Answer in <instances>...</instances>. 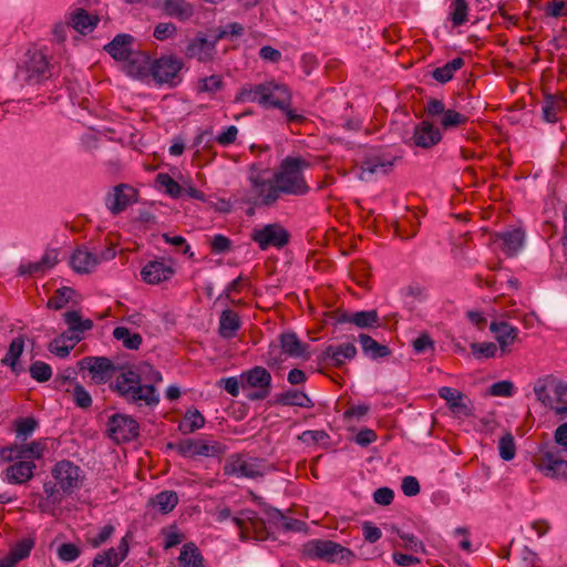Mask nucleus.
Wrapping results in <instances>:
<instances>
[{"instance_id":"nucleus-54","label":"nucleus","mask_w":567,"mask_h":567,"mask_svg":"<svg viewBox=\"0 0 567 567\" xmlns=\"http://www.w3.org/2000/svg\"><path fill=\"white\" fill-rule=\"evenodd\" d=\"M80 555V547L72 543H63L58 548V557L65 563L74 561Z\"/></svg>"},{"instance_id":"nucleus-3","label":"nucleus","mask_w":567,"mask_h":567,"mask_svg":"<svg viewBox=\"0 0 567 567\" xmlns=\"http://www.w3.org/2000/svg\"><path fill=\"white\" fill-rule=\"evenodd\" d=\"M302 554L309 559L328 564L350 566L357 559L353 550L330 539H310L302 546Z\"/></svg>"},{"instance_id":"nucleus-7","label":"nucleus","mask_w":567,"mask_h":567,"mask_svg":"<svg viewBox=\"0 0 567 567\" xmlns=\"http://www.w3.org/2000/svg\"><path fill=\"white\" fill-rule=\"evenodd\" d=\"M71 324L63 333L49 344V351L59 358H66L71 350L84 338V332L92 329L93 321H69Z\"/></svg>"},{"instance_id":"nucleus-52","label":"nucleus","mask_w":567,"mask_h":567,"mask_svg":"<svg viewBox=\"0 0 567 567\" xmlns=\"http://www.w3.org/2000/svg\"><path fill=\"white\" fill-rule=\"evenodd\" d=\"M468 6L465 0H453L450 17L454 25H462L467 20Z\"/></svg>"},{"instance_id":"nucleus-41","label":"nucleus","mask_w":567,"mask_h":567,"mask_svg":"<svg viewBox=\"0 0 567 567\" xmlns=\"http://www.w3.org/2000/svg\"><path fill=\"white\" fill-rule=\"evenodd\" d=\"M464 65V60L462 58H455L452 61H449L443 66L436 68L432 76L440 83H446L451 81L454 76V73L460 70Z\"/></svg>"},{"instance_id":"nucleus-31","label":"nucleus","mask_w":567,"mask_h":567,"mask_svg":"<svg viewBox=\"0 0 567 567\" xmlns=\"http://www.w3.org/2000/svg\"><path fill=\"white\" fill-rule=\"evenodd\" d=\"M497 239L502 241L503 252L508 257H513L522 249L525 234L520 229H513L498 234Z\"/></svg>"},{"instance_id":"nucleus-36","label":"nucleus","mask_w":567,"mask_h":567,"mask_svg":"<svg viewBox=\"0 0 567 567\" xmlns=\"http://www.w3.org/2000/svg\"><path fill=\"white\" fill-rule=\"evenodd\" d=\"M178 561L183 567H204L205 559L195 543L184 544Z\"/></svg>"},{"instance_id":"nucleus-6","label":"nucleus","mask_w":567,"mask_h":567,"mask_svg":"<svg viewBox=\"0 0 567 567\" xmlns=\"http://www.w3.org/2000/svg\"><path fill=\"white\" fill-rule=\"evenodd\" d=\"M250 189L249 200L256 206H271L274 205L281 193L275 178L266 176L265 172L251 169L249 174Z\"/></svg>"},{"instance_id":"nucleus-20","label":"nucleus","mask_w":567,"mask_h":567,"mask_svg":"<svg viewBox=\"0 0 567 567\" xmlns=\"http://www.w3.org/2000/svg\"><path fill=\"white\" fill-rule=\"evenodd\" d=\"M35 467L33 461H17L3 471V480L9 484H25L33 477Z\"/></svg>"},{"instance_id":"nucleus-14","label":"nucleus","mask_w":567,"mask_h":567,"mask_svg":"<svg viewBox=\"0 0 567 567\" xmlns=\"http://www.w3.org/2000/svg\"><path fill=\"white\" fill-rule=\"evenodd\" d=\"M52 476L63 494L70 495L80 487L81 468L70 461L58 462L52 468Z\"/></svg>"},{"instance_id":"nucleus-57","label":"nucleus","mask_w":567,"mask_h":567,"mask_svg":"<svg viewBox=\"0 0 567 567\" xmlns=\"http://www.w3.org/2000/svg\"><path fill=\"white\" fill-rule=\"evenodd\" d=\"M286 355L280 346H270L265 362L271 369H280Z\"/></svg>"},{"instance_id":"nucleus-29","label":"nucleus","mask_w":567,"mask_h":567,"mask_svg":"<svg viewBox=\"0 0 567 567\" xmlns=\"http://www.w3.org/2000/svg\"><path fill=\"white\" fill-rule=\"evenodd\" d=\"M134 38L130 34H117L105 45L107 53L115 60L125 61L133 52Z\"/></svg>"},{"instance_id":"nucleus-62","label":"nucleus","mask_w":567,"mask_h":567,"mask_svg":"<svg viewBox=\"0 0 567 567\" xmlns=\"http://www.w3.org/2000/svg\"><path fill=\"white\" fill-rule=\"evenodd\" d=\"M493 396H512L514 393V384L511 381H498L493 383L488 390Z\"/></svg>"},{"instance_id":"nucleus-18","label":"nucleus","mask_w":567,"mask_h":567,"mask_svg":"<svg viewBox=\"0 0 567 567\" xmlns=\"http://www.w3.org/2000/svg\"><path fill=\"white\" fill-rule=\"evenodd\" d=\"M216 53L215 41L208 39L205 34L198 33L192 39L186 48V55L196 59L199 62H209Z\"/></svg>"},{"instance_id":"nucleus-46","label":"nucleus","mask_w":567,"mask_h":567,"mask_svg":"<svg viewBox=\"0 0 567 567\" xmlns=\"http://www.w3.org/2000/svg\"><path fill=\"white\" fill-rule=\"evenodd\" d=\"M561 109V102L554 95H547L542 105V114L544 121L556 123L558 121V112Z\"/></svg>"},{"instance_id":"nucleus-49","label":"nucleus","mask_w":567,"mask_h":567,"mask_svg":"<svg viewBox=\"0 0 567 567\" xmlns=\"http://www.w3.org/2000/svg\"><path fill=\"white\" fill-rule=\"evenodd\" d=\"M499 456L504 461H512L516 455V444L511 432H506L498 442Z\"/></svg>"},{"instance_id":"nucleus-4","label":"nucleus","mask_w":567,"mask_h":567,"mask_svg":"<svg viewBox=\"0 0 567 567\" xmlns=\"http://www.w3.org/2000/svg\"><path fill=\"white\" fill-rule=\"evenodd\" d=\"M166 447L176 451L183 457L189 458L199 456L220 458L227 451L223 443L205 439H184L178 442H168Z\"/></svg>"},{"instance_id":"nucleus-12","label":"nucleus","mask_w":567,"mask_h":567,"mask_svg":"<svg viewBox=\"0 0 567 567\" xmlns=\"http://www.w3.org/2000/svg\"><path fill=\"white\" fill-rule=\"evenodd\" d=\"M183 65V61L179 58L164 55L152 63L151 72L157 83L176 85L179 82V72Z\"/></svg>"},{"instance_id":"nucleus-38","label":"nucleus","mask_w":567,"mask_h":567,"mask_svg":"<svg viewBox=\"0 0 567 567\" xmlns=\"http://www.w3.org/2000/svg\"><path fill=\"white\" fill-rule=\"evenodd\" d=\"M247 384L252 388H270L271 374L262 367H255L243 374Z\"/></svg>"},{"instance_id":"nucleus-10","label":"nucleus","mask_w":567,"mask_h":567,"mask_svg":"<svg viewBox=\"0 0 567 567\" xmlns=\"http://www.w3.org/2000/svg\"><path fill=\"white\" fill-rule=\"evenodd\" d=\"M107 433L111 440L116 443L130 442L140 434V425L130 415L115 413L109 417Z\"/></svg>"},{"instance_id":"nucleus-40","label":"nucleus","mask_w":567,"mask_h":567,"mask_svg":"<svg viewBox=\"0 0 567 567\" xmlns=\"http://www.w3.org/2000/svg\"><path fill=\"white\" fill-rule=\"evenodd\" d=\"M205 425V417L198 410L187 411L178 429L184 434L193 433Z\"/></svg>"},{"instance_id":"nucleus-43","label":"nucleus","mask_w":567,"mask_h":567,"mask_svg":"<svg viewBox=\"0 0 567 567\" xmlns=\"http://www.w3.org/2000/svg\"><path fill=\"white\" fill-rule=\"evenodd\" d=\"M113 337L122 341L123 346L130 350H137L143 341L140 333L131 332L126 327H116L113 330Z\"/></svg>"},{"instance_id":"nucleus-61","label":"nucleus","mask_w":567,"mask_h":567,"mask_svg":"<svg viewBox=\"0 0 567 567\" xmlns=\"http://www.w3.org/2000/svg\"><path fill=\"white\" fill-rule=\"evenodd\" d=\"M114 533V526L111 524L104 525L96 535L87 538V543L93 547L97 548L104 544Z\"/></svg>"},{"instance_id":"nucleus-37","label":"nucleus","mask_w":567,"mask_h":567,"mask_svg":"<svg viewBox=\"0 0 567 567\" xmlns=\"http://www.w3.org/2000/svg\"><path fill=\"white\" fill-rule=\"evenodd\" d=\"M97 21V17L90 16L84 9H78L70 17L71 27L82 34L92 31Z\"/></svg>"},{"instance_id":"nucleus-5","label":"nucleus","mask_w":567,"mask_h":567,"mask_svg":"<svg viewBox=\"0 0 567 567\" xmlns=\"http://www.w3.org/2000/svg\"><path fill=\"white\" fill-rule=\"evenodd\" d=\"M51 76L47 56L38 50L28 51L27 61L19 66L16 78L21 86H37Z\"/></svg>"},{"instance_id":"nucleus-56","label":"nucleus","mask_w":567,"mask_h":567,"mask_svg":"<svg viewBox=\"0 0 567 567\" xmlns=\"http://www.w3.org/2000/svg\"><path fill=\"white\" fill-rule=\"evenodd\" d=\"M33 547V542L30 539H23L17 543L10 550V556L18 564L30 555Z\"/></svg>"},{"instance_id":"nucleus-39","label":"nucleus","mask_w":567,"mask_h":567,"mask_svg":"<svg viewBox=\"0 0 567 567\" xmlns=\"http://www.w3.org/2000/svg\"><path fill=\"white\" fill-rule=\"evenodd\" d=\"M178 503V496L174 491H163L151 498L153 507L163 514L172 512Z\"/></svg>"},{"instance_id":"nucleus-23","label":"nucleus","mask_w":567,"mask_h":567,"mask_svg":"<svg viewBox=\"0 0 567 567\" xmlns=\"http://www.w3.org/2000/svg\"><path fill=\"white\" fill-rule=\"evenodd\" d=\"M280 348L290 358H310L309 344L302 342L293 331H286L279 336Z\"/></svg>"},{"instance_id":"nucleus-16","label":"nucleus","mask_w":567,"mask_h":567,"mask_svg":"<svg viewBox=\"0 0 567 567\" xmlns=\"http://www.w3.org/2000/svg\"><path fill=\"white\" fill-rule=\"evenodd\" d=\"M75 291L72 288L63 287L58 289L55 293L49 299L48 307L56 310L66 308L71 302L72 306L63 315L64 319H83L84 313L81 309L74 308Z\"/></svg>"},{"instance_id":"nucleus-19","label":"nucleus","mask_w":567,"mask_h":567,"mask_svg":"<svg viewBox=\"0 0 567 567\" xmlns=\"http://www.w3.org/2000/svg\"><path fill=\"white\" fill-rule=\"evenodd\" d=\"M136 192L133 187L120 184L106 197V206L114 215L123 212L128 205L136 200Z\"/></svg>"},{"instance_id":"nucleus-44","label":"nucleus","mask_w":567,"mask_h":567,"mask_svg":"<svg viewBox=\"0 0 567 567\" xmlns=\"http://www.w3.org/2000/svg\"><path fill=\"white\" fill-rule=\"evenodd\" d=\"M554 382H555V379L550 375H547L545 378H539L535 382L534 392L536 394L537 400L544 406L553 408V400L548 392V386H551L554 389Z\"/></svg>"},{"instance_id":"nucleus-11","label":"nucleus","mask_w":567,"mask_h":567,"mask_svg":"<svg viewBox=\"0 0 567 567\" xmlns=\"http://www.w3.org/2000/svg\"><path fill=\"white\" fill-rule=\"evenodd\" d=\"M289 238L290 235L288 230L276 223L254 229L251 233V239L261 250H267L269 247L280 249L288 244Z\"/></svg>"},{"instance_id":"nucleus-59","label":"nucleus","mask_w":567,"mask_h":567,"mask_svg":"<svg viewBox=\"0 0 567 567\" xmlns=\"http://www.w3.org/2000/svg\"><path fill=\"white\" fill-rule=\"evenodd\" d=\"M412 347L414 352L417 354L424 353L429 350L433 352L435 349L434 341L426 332L421 333L415 340H413Z\"/></svg>"},{"instance_id":"nucleus-1","label":"nucleus","mask_w":567,"mask_h":567,"mask_svg":"<svg viewBox=\"0 0 567 567\" xmlns=\"http://www.w3.org/2000/svg\"><path fill=\"white\" fill-rule=\"evenodd\" d=\"M163 381L162 373L147 362L137 365L121 367V372L111 383V390L128 404L155 406L159 394L155 385Z\"/></svg>"},{"instance_id":"nucleus-53","label":"nucleus","mask_w":567,"mask_h":567,"mask_svg":"<svg viewBox=\"0 0 567 567\" xmlns=\"http://www.w3.org/2000/svg\"><path fill=\"white\" fill-rule=\"evenodd\" d=\"M470 347L476 359L494 358L497 353V346L494 342H473Z\"/></svg>"},{"instance_id":"nucleus-35","label":"nucleus","mask_w":567,"mask_h":567,"mask_svg":"<svg viewBox=\"0 0 567 567\" xmlns=\"http://www.w3.org/2000/svg\"><path fill=\"white\" fill-rule=\"evenodd\" d=\"M276 402L287 406H299L303 409H312L313 401L299 390L290 389L277 395Z\"/></svg>"},{"instance_id":"nucleus-30","label":"nucleus","mask_w":567,"mask_h":567,"mask_svg":"<svg viewBox=\"0 0 567 567\" xmlns=\"http://www.w3.org/2000/svg\"><path fill=\"white\" fill-rule=\"evenodd\" d=\"M162 10L181 21L188 20L194 14V6L186 0H155Z\"/></svg>"},{"instance_id":"nucleus-64","label":"nucleus","mask_w":567,"mask_h":567,"mask_svg":"<svg viewBox=\"0 0 567 567\" xmlns=\"http://www.w3.org/2000/svg\"><path fill=\"white\" fill-rule=\"evenodd\" d=\"M18 271L21 276H39L45 272L40 260L22 262Z\"/></svg>"},{"instance_id":"nucleus-22","label":"nucleus","mask_w":567,"mask_h":567,"mask_svg":"<svg viewBox=\"0 0 567 567\" xmlns=\"http://www.w3.org/2000/svg\"><path fill=\"white\" fill-rule=\"evenodd\" d=\"M394 161V157L389 156H370L362 163L359 178L362 181H368L374 174L385 175L392 169Z\"/></svg>"},{"instance_id":"nucleus-13","label":"nucleus","mask_w":567,"mask_h":567,"mask_svg":"<svg viewBox=\"0 0 567 567\" xmlns=\"http://www.w3.org/2000/svg\"><path fill=\"white\" fill-rule=\"evenodd\" d=\"M224 474L236 477L257 478L264 476V470L259 460H246L239 454H233L224 465Z\"/></svg>"},{"instance_id":"nucleus-42","label":"nucleus","mask_w":567,"mask_h":567,"mask_svg":"<svg viewBox=\"0 0 567 567\" xmlns=\"http://www.w3.org/2000/svg\"><path fill=\"white\" fill-rule=\"evenodd\" d=\"M155 182L172 198H179L183 195V186L167 173H158Z\"/></svg>"},{"instance_id":"nucleus-58","label":"nucleus","mask_w":567,"mask_h":567,"mask_svg":"<svg viewBox=\"0 0 567 567\" xmlns=\"http://www.w3.org/2000/svg\"><path fill=\"white\" fill-rule=\"evenodd\" d=\"M17 436H22L24 440L32 434L38 426V421L34 417H23L16 422Z\"/></svg>"},{"instance_id":"nucleus-51","label":"nucleus","mask_w":567,"mask_h":567,"mask_svg":"<svg viewBox=\"0 0 567 567\" xmlns=\"http://www.w3.org/2000/svg\"><path fill=\"white\" fill-rule=\"evenodd\" d=\"M223 79L220 75L213 74L200 79L197 82V91L200 93L214 94L223 89Z\"/></svg>"},{"instance_id":"nucleus-9","label":"nucleus","mask_w":567,"mask_h":567,"mask_svg":"<svg viewBox=\"0 0 567 567\" xmlns=\"http://www.w3.org/2000/svg\"><path fill=\"white\" fill-rule=\"evenodd\" d=\"M81 371H87L91 380L95 384H104L112 379L114 373L121 368L106 357H84L78 362Z\"/></svg>"},{"instance_id":"nucleus-33","label":"nucleus","mask_w":567,"mask_h":567,"mask_svg":"<svg viewBox=\"0 0 567 567\" xmlns=\"http://www.w3.org/2000/svg\"><path fill=\"white\" fill-rule=\"evenodd\" d=\"M266 82L259 84H246L239 89L235 96L236 103H257L261 106V102L266 100Z\"/></svg>"},{"instance_id":"nucleus-24","label":"nucleus","mask_w":567,"mask_h":567,"mask_svg":"<svg viewBox=\"0 0 567 567\" xmlns=\"http://www.w3.org/2000/svg\"><path fill=\"white\" fill-rule=\"evenodd\" d=\"M173 274V267L162 260L148 261L141 270L143 280L150 285H158L162 281H166Z\"/></svg>"},{"instance_id":"nucleus-47","label":"nucleus","mask_w":567,"mask_h":567,"mask_svg":"<svg viewBox=\"0 0 567 567\" xmlns=\"http://www.w3.org/2000/svg\"><path fill=\"white\" fill-rule=\"evenodd\" d=\"M24 349V340L22 337L14 338L9 349L4 355V358L1 360V363L3 365H9L11 370H14V362L19 360Z\"/></svg>"},{"instance_id":"nucleus-17","label":"nucleus","mask_w":567,"mask_h":567,"mask_svg":"<svg viewBox=\"0 0 567 567\" xmlns=\"http://www.w3.org/2000/svg\"><path fill=\"white\" fill-rule=\"evenodd\" d=\"M266 100L261 102L262 107L286 109L291 104L292 94L285 84L276 81H266Z\"/></svg>"},{"instance_id":"nucleus-50","label":"nucleus","mask_w":567,"mask_h":567,"mask_svg":"<svg viewBox=\"0 0 567 567\" xmlns=\"http://www.w3.org/2000/svg\"><path fill=\"white\" fill-rule=\"evenodd\" d=\"M29 373L33 380L43 383L51 379L52 369L43 361H34L29 367Z\"/></svg>"},{"instance_id":"nucleus-48","label":"nucleus","mask_w":567,"mask_h":567,"mask_svg":"<svg viewBox=\"0 0 567 567\" xmlns=\"http://www.w3.org/2000/svg\"><path fill=\"white\" fill-rule=\"evenodd\" d=\"M466 121L467 116L465 114L449 109L440 118V125L443 130L449 131L458 127Z\"/></svg>"},{"instance_id":"nucleus-45","label":"nucleus","mask_w":567,"mask_h":567,"mask_svg":"<svg viewBox=\"0 0 567 567\" xmlns=\"http://www.w3.org/2000/svg\"><path fill=\"white\" fill-rule=\"evenodd\" d=\"M19 461H29L30 458H41L47 449L44 442L33 441L29 444L17 445Z\"/></svg>"},{"instance_id":"nucleus-21","label":"nucleus","mask_w":567,"mask_h":567,"mask_svg":"<svg viewBox=\"0 0 567 567\" xmlns=\"http://www.w3.org/2000/svg\"><path fill=\"white\" fill-rule=\"evenodd\" d=\"M441 138L442 135L437 127L427 121H422L414 127V133L410 141L415 146L430 148L436 145Z\"/></svg>"},{"instance_id":"nucleus-2","label":"nucleus","mask_w":567,"mask_h":567,"mask_svg":"<svg viewBox=\"0 0 567 567\" xmlns=\"http://www.w3.org/2000/svg\"><path fill=\"white\" fill-rule=\"evenodd\" d=\"M309 167L310 163L302 157H286L274 174L281 195H306L310 187L307 184L303 171Z\"/></svg>"},{"instance_id":"nucleus-55","label":"nucleus","mask_w":567,"mask_h":567,"mask_svg":"<svg viewBox=\"0 0 567 567\" xmlns=\"http://www.w3.org/2000/svg\"><path fill=\"white\" fill-rule=\"evenodd\" d=\"M73 402L78 408L89 409L92 405L91 394L85 390V388L76 383L72 391Z\"/></svg>"},{"instance_id":"nucleus-8","label":"nucleus","mask_w":567,"mask_h":567,"mask_svg":"<svg viewBox=\"0 0 567 567\" xmlns=\"http://www.w3.org/2000/svg\"><path fill=\"white\" fill-rule=\"evenodd\" d=\"M233 522L239 529L241 540H265L270 535L266 522L251 509L241 511L239 516L233 517Z\"/></svg>"},{"instance_id":"nucleus-32","label":"nucleus","mask_w":567,"mask_h":567,"mask_svg":"<svg viewBox=\"0 0 567 567\" xmlns=\"http://www.w3.org/2000/svg\"><path fill=\"white\" fill-rule=\"evenodd\" d=\"M358 341L361 344L363 353L371 360L383 359L392 353V350L386 344L379 343L369 334L360 333Z\"/></svg>"},{"instance_id":"nucleus-15","label":"nucleus","mask_w":567,"mask_h":567,"mask_svg":"<svg viewBox=\"0 0 567 567\" xmlns=\"http://www.w3.org/2000/svg\"><path fill=\"white\" fill-rule=\"evenodd\" d=\"M536 467L546 477L567 482V461L561 458L558 453L543 451L537 457Z\"/></svg>"},{"instance_id":"nucleus-25","label":"nucleus","mask_w":567,"mask_h":567,"mask_svg":"<svg viewBox=\"0 0 567 567\" xmlns=\"http://www.w3.org/2000/svg\"><path fill=\"white\" fill-rule=\"evenodd\" d=\"M357 355V348L353 343L346 342L338 346H328L321 353L322 361H331L336 368H341L347 361Z\"/></svg>"},{"instance_id":"nucleus-28","label":"nucleus","mask_w":567,"mask_h":567,"mask_svg":"<svg viewBox=\"0 0 567 567\" xmlns=\"http://www.w3.org/2000/svg\"><path fill=\"white\" fill-rule=\"evenodd\" d=\"M70 266L78 274H89L96 269L97 259L93 251L86 247H80L71 255Z\"/></svg>"},{"instance_id":"nucleus-34","label":"nucleus","mask_w":567,"mask_h":567,"mask_svg":"<svg viewBox=\"0 0 567 567\" xmlns=\"http://www.w3.org/2000/svg\"><path fill=\"white\" fill-rule=\"evenodd\" d=\"M401 298L404 307L411 311L422 303L426 297V289L419 284H411L401 289Z\"/></svg>"},{"instance_id":"nucleus-60","label":"nucleus","mask_w":567,"mask_h":567,"mask_svg":"<svg viewBox=\"0 0 567 567\" xmlns=\"http://www.w3.org/2000/svg\"><path fill=\"white\" fill-rule=\"evenodd\" d=\"M398 536L404 542V548L414 553H425V547L413 534L398 530Z\"/></svg>"},{"instance_id":"nucleus-26","label":"nucleus","mask_w":567,"mask_h":567,"mask_svg":"<svg viewBox=\"0 0 567 567\" xmlns=\"http://www.w3.org/2000/svg\"><path fill=\"white\" fill-rule=\"evenodd\" d=\"M439 396L446 402L453 413L463 416L471 415V408L467 404L468 400L461 391L450 386H442L439 389Z\"/></svg>"},{"instance_id":"nucleus-63","label":"nucleus","mask_w":567,"mask_h":567,"mask_svg":"<svg viewBox=\"0 0 567 567\" xmlns=\"http://www.w3.org/2000/svg\"><path fill=\"white\" fill-rule=\"evenodd\" d=\"M240 328L241 321H219L218 333L224 339H231L236 337Z\"/></svg>"},{"instance_id":"nucleus-27","label":"nucleus","mask_w":567,"mask_h":567,"mask_svg":"<svg viewBox=\"0 0 567 567\" xmlns=\"http://www.w3.org/2000/svg\"><path fill=\"white\" fill-rule=\"evenodd\" d=\"M489 331L499 344L502 353L509 351V347L517 340L518 330L507 321H491Z\"/></svg>"}]
</instances>
